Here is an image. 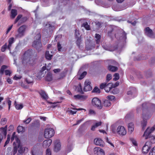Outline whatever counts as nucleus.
<instances>
[{"label":"nucleus","mask_w":155,"mask_h":155,"mask_svg":"<svg viewBox=\"0 0 155 155\" xmlns=\"http://www.w3.org/2000/svg\"><path fill=\"white\" fill-rule=\"evenodd\" d=\"M150 104L149 103L145 102L142 105L143 113L142 114L143 121L141 123L142 129L144 130L145 129V127L146 126L147 120L151 116V115L149 114V111L148 107L149 106Z\"/></svg>","instance_id":"f257e3e1"},{"label":"nucleus","mask_w":155,"mask_h":155,"mask_svg":"<svg viewBox=\"0 0 155 155\" xmlns=\"http://www.w3.org/2000/svg\"><path fill=\"white\" fill-rule=\"evenodd\" d=\"M41 35L38 32L34 38V40L32 43L33 47L38 51H40L42 48V44L41 39Z\"/></svg>","instance_id":"f03ea898"},{"label":"nucleus","mask_w":155,"mask_h":155,"mask_svg":"<svg viewBox=\"0 0 155 155\" xmlns=\"http://www.w3.org/2000/svg\"><path fill=\"white\" fill-rule=\"evenodd\" d=\"M115 36L120 43L123 44L125 42L127 38L126 34L123 30L117 31L115 34Z\"/></svg>","instance_id":"7ed1b4c3"},{"label":"nucleus","mask_w":155,"mask_h":155,"mask_svg":"<svg viewBox=\"0 0 155 155\" xmlns=\"http://www.w3.org/2000/svg\"><path fill=\"white\" fill-rule=\"evenodd\" d=\"M155 130V125L152 127L150 129L149 128H147L144 132L143 136H145V139H147L148 138H150V140L152 143H155V137L152 136L150 137V134Z\"/></svg>","instance_id":"20e7f679"},{"label":"nucleus","mask_w":155,"mask_h":155,"mask_svg":"<svg viewBox=\"0 0 155 155\" xmlns=\"http://www.w3.org/2000/svg\"><path fill=\"white\" fill-rule=\"evenodd\" d=\"M54 131L51 128L46 129L44 132V137L46 138H50L54 135Z\"/></svg>","instance_id":"39448f33"},{"label":"nucleus","mask_w":155,"mask_h":155,"mask_svg":"<svg viewBox=\"0 0 155 155\" xmlns=\"http://www.w3.org/2000/svg\"><path fill=\"white\" fill-rule=\"evenodd\" d=\"M92 104L95 107L99 109L102 108V106L101 101L97 97H94L92 100Z\"/></svg>","instance_id":"423d86ee"},{"label":"nucleus","mask_w":155,"mask_h":155,"mask_svg":"<svg viewBox=\"0 0 155 155\" xmlns=\"http://www.w3.org/2000/svg\"><path fill=\"white\" fill-rule=\"evenodd\" d=\"M144 31L145 35L151 38H153L155 37L153 33L152 30L150 29L149 27L145 28Z\"/></svg>","instance_id":"0eeeda50"},{"label":"nucleus","mask_w":155,"mask_h":155,"mask_svg":"<svg viewBox=\"0 0 155 155\" xmlns=\"http://www.w3.org/2000/svg\"><path fill=\"white\" fill-rule=\"evenodd\" d=\"M117 133L119 135H124L126 133V131L124 127L122 126H119L117 128Z\"/></svg>","instance_id":"6e6552de"},{"label":"nucleus","mask_w":155,"mask_h":155,"mask_svg":"<svg viewBox=\"0 0 155 155\" xmlns=\"http://www.w3.org/2000/svg\"><path fill=\"white\" fill-rule=\"evenodd\" d=\"M91 82L88 80H86L84 82V91H87L92 90V87L90 85Z\"/></svg>","instance_id":"1a4fd4ad"},{"label":"nucleus","mask_w":155,"mask_h":155,"mask_svg":"<svg viewBox=\"0 0 155 155\" xmlns=\"http://www.w3.org/2000/svg\"><path fill=\"white\" fill-rule=\"evenodd\" d=\"M94 153L96 155H104V150L100 147H96L94 149Z\"/></svg>","instance_id":"9d476101"},{"label":"nucleus","mask_w":155,"mask_h":155,"mask_svg":"<svg viewBox=\"0 0 155 155\" xmlns=\"http://www.w3.org/2000/svg\"><path fill=\"white\" fill-rule=\"evenodd\" d=\"M15 132H14L13 133L12 137L11 138V141L12 142L15 139L16 141V144H17V146L18 147H20V141L19 139L17 136L15 135Z\"/></svg>","instance_id":"9b49d317"},{"label":"nucleus","mask_w":155,"mask_h":155,"mask_svg":"<svg viewBox=\"0 0 155 155\" xmlns=\"http://www.w3.org/2000/svg\"><path fill=\"white\" fill-rule=\"evenodd\" d=\"M61 145L59 140H57L55 142L54 151L57 152L61 149Z\"/></svg>","instance_id":"f8f14e48"},{"label":"nucleus","mask_w":155,"mask_h":155,"mask_svg":"<svg viewBox=\"0 0 155 155\" xmlns=\"http://www.w3.org/2000/svg\"><path fill=\"white\" fill-rule=\"evenodd\" d=\"M52 141L51 139H48L44 140L43 143V147L44 148H46L48 147L52 143Z\"/></svg>","instance_id":"ddd939ff"},{"label":"nucleus","mask_w":155,"mask_h":155,"mask_svg":"<svg viewBox=\"0 0 155 155\" xmlns=\"http://www.w3.org/2000/svg\"><path fill=\"white\" fill-rule=\"evenodd\" d=\"M33 53V51L29 50L26 51L23 55V58H28L31 57Z\"/></svg>","instance_id":"4468645a"},{"label":"nucleus","mask_w":155,"mask_h":155,"mask_svg":"<svg viewBox=\"0 0 155 155\" xmlns=\"http://www.w3.org/2000/svg\"><path fill=\"white\" fill-rule=\"evenodd\" d=\"M94 45L91 41L87 42L86 43V49L87 50L92 49L94 47Z\"/></svg>","instance_id":"2eb2a0df"},{"label":"nucleus","mask_w":155,"mask_h":155,"mask_svg":"<svg viewBox=\"0 0 155 155\" xmlns=\"http://www.w3.org/2000/svg\"><path fill=\"white\" fill-rule=\"evenodd\" d=\"M94 144L97 145H99L102 147L103 146L104 142L101 139H95L94 140Z\"/></svg>","instance_id":"dca6fc26"},{"label":"nucleus","mask_w":155,"mask_h":155,"mask_svg":"<svg viewBox=\"0 0 155 155\" xmlns=\"http://www.w3.org/2000/svg\"><path fill=\"white\" fill-rule=\"evenodd\" d=\"M7 126H5L4 127H1L0 128V131L2 135H3L5 138H6V136L7 135Z\"/></svg>","instance_id":"f3484780"},{"label":"nucleus","mask_w":155,"mask_h":155,"mask_svg":"<svg viewBox=\"0 0 155 155\" xmlns=\"http://www.w3.org/2000/svg\"><path fill=\"white\" fill-rule=\"evenodd\" d=\"M128 133L131 134L134 129V125L133 123H130L128 125Z\"/></svg>","instance_id":"a211bd4d"},{"label":"nucleus","mask_w":155,"mask_h":155,"mask_svg":"<svg viewBox=\"0 0 155 155\" xmlns=\"http://www.w3.org/2000/svg\"><path fill=\"white\" fill-rule=\"evenodd\" d=\"M111 103L108 100H104L103 101L102 105L105 107H108L110 106Z\"/></svg>","instance_id":"6ab92c4d"},{"label":"nucleus","mask_w":155,"mask_h":155,"mask_svg":"<svg viewBox=\"0 0 155 155\" xmlns=\"http://www.w3.org/2000/svg\"><path fill=\"white\" fill-rule=\"evenodd\" d=\"M74 97L75 99H78L79 100H83L86 99L87 98V96L86 95L78 94L75 95L74 96Z\"/></svg>","instance_id":"aec40b11"},{"label":"nucleus","mask_w":155,"mask_h":155,"mask_svg":"<svg viewBox=\"0 0 155 155\" xmlns=\"http://www.w3.org/2000/svg\"><path fill=\"white\" fill-rule=\"evenodd\" d=\"M102 47L104 49L110 51H113L117 49V47H114L113 48H112L111 47H110L108 46H104L103 45H102Z\"/></svg>","instance_id":"412c9836"},{"label":"nucleus","mask_w":155,"mask_h":155,"mask_svg":"<svg viewBox=\"0 0 155 155\" xmlns=\"http://www.w3.org/2000/svg\"><path fill=\"white\" fill-rule=\"evenodd\" d=\"M51 65V64L50 63H48V65L47 67H46L47 64H45V65L40 70V72L41 73H42L46 69L47 71H49L51 69V66H50Z\"/></svg>","instance_id":"4be33fe9"},{"label":"nucleus","mask_w":155,"mask_h":155,"mask_svg":"<svg viewBox=\"0 0 155 155\" xmlns=\"http://www.w3.org/2000/svg\"><path fill=\"white\" fill-rule=\"evenodd\" d=\"M147 143V142L146 143V144L143 147L142 149L143 152L145 154L147 153L150 150V147L149 146L146 144Z\"/></svg>","instance_id":"5701e85b"},{"label":"nucleus","mask_w":155,"mask_h":155,"mask_svg":"<svg viewBox=\"0 0 155 155\" xmlns=\"http://www.w3.org/2000/svg\"><path fill=\"white\" fill-rule=\"evenodd\" d=\"M14 39L13 37H11L9 38L8 40V49L10 50L11 47L12 46V45L14 42Z\"/></svg>","instance_id":"b1692460"},{"label":"nucleus","mask_w":155,"mask_h":155,"mask_svg":"<svg viewBox=\"0 0 155 155\" xmlns=\"http://www.w3.org/2000/svg\"><path fill=\"white\" fill-rule=\"evenodd\" d=\"M113 87V84L111 83H109L108 84H107L104 90L106 92H108Z\"/></svg>","instance_id":"393cba45"},{"label":"nucleus","mask_w":155,"mask_h":155,"mask_svg":"<svg viewBox=\"0 0 155 155\" xmlns=\"http://www.w3.org/2000/svg\"><path fill=\"white\" fill-rule=\"evenodd\" d=\"M17 14V11L14 9H12L11 11V18L14 19Z\"/></svg>","instance_id":"a878e982"},{"label":"nucleus","mask_w":155,"mask_h":155,"mask_svg":"<svg viewBox=\"0 0 155 155\" xmlns=\"http://www.w3.org/2000/svg\"><path fill=\"white\" fill-rule=\"evenodd\" d=\"M108 70L112 72H114L116 71L118 69V68L116 67L110 65L108 68Z\"/></svg>","instance_id":"bb28decb"},{"label":"nucleus","mask_w":155,"mask_h":155,"mask_svg":"<svg viewBox=\"0 0 155 155\" xmlns=\"http://www.w3.org/2000/svg\"><path fill=\"white\" fill-rule=\"evenodd\" d=\"M101 36L99 34H96L95 37V40L97 44H99L101 41Z\"/></svg>","instance_id":"cd10ccee"},{"label":"nucleus","mask_w":155,"mask_h":155,"mask_svg":"<svg viewBox=\"0 0 155 155\" xmlns=\"http://www.w3.org/2000/svg\"><path fill=\"white\" fill-rule=\"evenodd\" d=\"M40 94L41 97L44 99H48V97L45 92L42 90H41L40 92Z\"/></svg>","instance_id":"c85d7f7f"},{"label":"nucleus","mask_w":155,"mask_h":155,"mask_svg":"<svg viewBox=\"0 0 155 155\" xmlns=\"http://www.w3.org/2000/svg\"><path fill=\"white\" fill-rule=\"evenodd\" d=\"M45 80L48 81H50L52 80V75L51 73L49 72L47 74Z\"/></svg>","instance_id":"c756f323"},{"label":"nucleus","mask_w":155,"mask_h":155,"mask_svg":"<svg viewBox=\"0 0 155 155\" xmlns=\"http://www.w3.org/2000/svg\"><path fill=\"white\" fill-rule=\"evenodd\" d=\"M18 148H19L18 150V153L17 154L18 155H22V154L24 153V150H23V147L20 146V147Z\"/></svg>","instance_id":"7c9ffc66"},{"label":"nucleus","mask_w":155,"mask_h":155,"mask_svg":"<svg viewBox=\"0 0 155 155\" xmlns=\"http://www.w3.org/2000/svg\"><path fill=\"white\" fill-rule=\"evenodd\" d=\"M14 146V148L13 150V155H15L17 151V144H16L15 142H14L13 143Z\"/></svg>","instance_id":"2f4dec72"},{"label":"nucleus","mask_w":155,"mask_h":155,"mask_svg":"<svg viewBox=\"0 0 155 155\" xmlns=\"http://www.w3.org/2000/svg\"><path fill=\"white\" fill-rule=\"evenodd\" d=\"M14 104L15 105L16 108L17 110L21 109L23 107V106L22 104H16V101H15Z\"/></svg>","instance_id":"473e14b6"},{"label":"nucleus","mask_w":155,"mask_h":155,"mask_svg":"<svg viewBox=\"0 0 155 155\" xmlns=\"http://www.w3.org/2000/svg\"><path fill=\"white\" fill-rule=\"evenodd\" d=\"M17 131L18 133L24 132L25 131L24 128L21 126H18L17 128Z\"/></svg>","instance_id":"72a5a7b5"},{"label":"nucleus","mask_w":155,"mask_h":155,"mask_svg":"<svg viewBox=\"0 0 155 155\" xmlns=\"http://www.w3.org/2000/svg\"><path fill=\"white\" fill-rule=\"evenodd\" d=\"M18 34L15 35V37L16 38H20L23 36L24 35V33L20 31H18Z\"/></svg>","instance_id":"f704fd0d"},{"label":"nucleus","mask_w":155,"mask_h":155,"mask_svg":"<svg viewBox=\"0 0 155 155\" xmlns=\"http://www.w3.org/2000/svg\"><path fill=\"white\" fill-rule=\"evenodd\" d=\"M52 55L53 54L52 52H51V54H50L49 52L48 51H46L45 52V58H51Z\"/></svg>","instance_id":"c9c22d12"},{"label":"nucleus","mask_w":155,"mask_h":155,"mask_svg":"<svg viewBox=\"0 0 155 155\" xmlns=\"http://www.w3.org/2000/svg\"><path fill=\"white\" fill-rule=\"evenodd\" d=\"M82 27H84L87 30H90V26L88 24L87 22H86L83 24Z\"/></svg>","instance_id":"e433bc0d"},{"label":"nucleus","mask_w":155,"mask_h":155,"mask_svg":"<svg viewBox=\"0 0 155 155\" xmlns=\"http://www.w3.org/2000/svg\"><path fill=\"white\" fill-rule=\"evenodd\" d=\"M81 39L80 38H78L77 39V40L76 41V44L80 48V45H81L82 44V43H81ZM82 48V47L81 48V49Z\"/></svg>","instance_id":"4c0bfd02"},{"label":"nucleus","mask_w":155,"mask_h":155,"mask_svg":"<svg viewBox=\"0 0 155 155\" xmlns=\"http://www.w3.org/2000/svg\"><path fill=\"white\" fill-rule=\"evenodd\" d=\"M77 91L78 92L81 94L83 93L82 87L80 84H79V86L77 88Z\"/></svg>","instance_id":"58836bf2"},{"label":"nucleus","mask_w":155,"mask_h":155,"mask_svg":"<svg viewBox=\"0 0 155 155\" xmlns=\"http://www.w3.org/2000/svg\"><path fill=\"white\" fill-rule=\"evenodd\" d=\"M8 66L5 65H2L1 68L0 70V73L1 74H3L4 73V71L5 69L7 68Z\"/></svg>","instance_id":"ea45409f"},{"label":"nucleus","mask_w":155,"mask_h":155,"mask_svg":"<svg viewBox=\"0 0 155 155\" xmlns=\"http://www.w3.org/2000/svg\"><path fill=\"white\" fill-rule=\"evenodd\" d=\"M26 27V26L25 25L22 26L19 28L18 31H20L24 33Z\"/></svg>","instance_id":"a19ab883"},{"label":"nucleus","mask_w":155,"mask_h":155,"mask_svg":"<svg viewBox=\"0 0 155 155\" xmlns=\"http://www.w3.org/2000/svg\"><path fill=\"white\" fill-rule=\"evenodd\" d=\"M114 78H113V80L116 81L119 78V74L117 73H116L114 74Z\"/></svg>","instance_id":"79ce46f5"},{"label":"nucleus","mask_w":155,"mask_h":155,"mask_svg":"<svg viewBox=\"0 0 155 155\" xmlns=\"http://www.w3.org/2000/svg\"><path fill=\"white\" fill-rule=\"evenodd\" d=\"M10 136L8 134V136H7V140H6V141H5V144L4 146V147H5V146H6V145L9 143V141L10 140Z\"/></svg>","instance_id":"37998d69"},{"label":"nucleus","mask_w":155,"mask_h":155,"mask_svg":"<svg viewBox=\"0 0 155 155\" xmlns=\"http://www.w3.org/2000/svg\"><path fill=\"white\" fill-rule=\"evenodd\" d=\"M92 92L96 93H99L100 92V91L98 87H95L92 91Z\"/></svg>","instance_id":"c03bdc74"},{"label":"nucleus","mask_w":155,"mask_h":155,"mask_svg":"<svg viewBox=\"0 0 155 155\" xmlns=\"http://www.w3.org/2000/svg\"><path fill=\"white\" fill-rule=\"evenodd\" d=\"M46 26V27L48 28L50 30H52L54 28V26L50 24H47Z\"/></svg>","instance_id":"a18cd8bd"},{"label":"nucleus","mask_w":155,"mask_h":155,"mask_svg":"<svg viewBox=\"0 0 155 155\" xmlns=\"http://www.w3.org/2000/svg\"><path fill=\"white\" fill-rule=\"evenodd\" d=\"M132 55H133V57L135 58H140L141 57L140 55L137 53L133 52L132 53Z\"/></svg>","instance_id":"49530a36"},{"label":"nucleus","mask_w":155,"mask_h":155,"mask_svg":"<svg viewBox=\"0 0 155 155\" xmlns=\"http://www.w3.org/2000/svg\"><path fill=\"white\" fill-rule=\"evenodd\" d=\"M7 48H8V46L7 45V43H6L4 45L2 46L1 49V50L2 52H4L5 51Z\"/></svg>","instance_id":"de8ad7c7"},{"label":"nucleus","mask_w":155,"mask_h":155,"mask_svg":"<svg viewBox=\"0 0 155 155\" xmlns=\"http://www.w3.org/2000/svg\"><path fill=\"white\" fill-rule=\"evenodd\" d=\"M95 3L98 5L103 6V2L101 0H95Z\"/></svg>","instance_id":"09e8293b"},{"label":"nucleus","mask_w":155,"mask_h":155,"mask_svg":"<svg viewBox=\"0 0 155 155\" xmlns=\"http://www.w3.org/2000/svg\"><path fill=\"white\" fill-rule=\"evenodd\" d=\"M112 79V75L110 74H107L106 77V81L107 82L109 81Z\"/></svg>","instance_id":"8fccbe9b"},{"label":"nucleus","mask_w":155,"mask_h":155,"mask_svg":"<svg viewBox=\"0 0 155 155\" xmlns=\"http://www.w3.org/2000/svg\"><path fill=\"white\" fill-rule=\"evenodd\" d=\"M107 84V82L101 83L100 85V88L101 89L104 88L105 89Z\"/></svg>","instance_id":"3c124183"},{"label":"nucleus","mask_w":155,"mask_h":155,"mask_svg":"<svg viewBox=\"0 0 155 155\" xmlns=\"http://www.w3.org/2000/svg\"><path fill=\"white\" fill-rule=\"evenodd\" d=\"M149 155H155V146L150 151Z\"/></svg>","instance_id":"603ef678"},{"label":"nucleus","mask_w":155,"mask_h":155,"mask_svg":"<svg viewBox=\"0 0 155 155\" xmlns=\"http://www.w3.org/2000/svg\"><path fill=\"white\" fill-rule=\"evenodd\" d=\"M87 74V72L86 71L84 72L80 75V77L79 78V79L80 80H81Z\"/></svg>","instance_id":"864d4df0"},{"label":"nucleus","mask_w":155,"mask_h":155,"mask_svg":"<svg viewBox=\"0 0 155 155\" xmlns=\"http://www.w3.org/2000/svg\"><path fill=\"white\" fill-rule=\"evenodd\" d=\"M22 17V16L21 15H18L16 18L14 22V23L16 24L20 19H21Z\"/></svg>","instance_id":"5fc2aeb1"},{"label":"nucleus","mask_w":155,"mask_h":155,"mask_svg":"<svg viewBox=\"0 0 155 155\" xmlns=\"http://www.w3.org/2000/svg\"><path fill=\"white\" fill-rule=\"evenodd\" d=\"M130 140L133 144L135 146H137V143L136 140L133 138H131Z\"/></svg>","instance_id":"6e6d98bb"},{"label":"nucleus","mask_w":155,"mask_h":155,"mask_svg":"<svg viewBox=\"0 0 155 155\" xmlns=\"http://www.w3.org/2000/svg\"><path fill=\"white\" fill-rule=\"evenodd\" d=\"M130 90L128 91L127 92V94L128 95L132 94L133 93V91H135L136 90L133 87H131L130 88Z\"/></svg>","instance_id":"4d7b16f0"},{"label":"nucleus","mask_w":155,"mask_h":155,"mask_svg":"<svg viewBox=\"0 0 155 155\" xmlns=\"http://www.w3.org/2000/svg\"><path fill=\"white\" fill-rule=\"evenodd\" d=\"M107 99L110 101H112L114 99L115 97L114 96L112 95H109L107 96Z\"/></svg>","instance_id":"13d9d810"},{"label":"nucleus","mask_w":155,"mask_h":155,"mask_svg":"<svg viewBox=\"0 0 155 155\" xmlns=\"http://www.w3.org/2000/svg\"><path fill=\"white\" fill-rule=\"evenodd\" d=\"M58 48L59 51L61 52L62 51V47L61 46V45L59 43H58Z\"/></svg>","instance_id":"bf43d9fd"},{"label":"nucleus","mask_w":155,"mask_h":155,"mask_svg":"<svg viewBox=\"0 0 155 155\" xmlns=\"http://www.w3.org/2000/svg\"><path fill=\"white\" fill-rule=\"evenodd\" d=\"M46 155H51V150L50 149L48 148L46 150Z\"/></svg>","instance_id":"052dcab7"},{"label":"nucleus","mask_w":155,"mask_h":155,"mask_svg":"<svg viewBox=\"0 0 155 155\" xmlns=\"http://www.w3.org/2000/svg\"><path fill=\"white\" fill-rule=\"evenodd\" d=\"M5 74L6 75H9V76H10V74L12 73L11 72L10 70H5Z\"/></svg>","instance_id":"680f3d73"},{"label":"nucleus","mask_w":155,"mask_h":155,"mask_svg":"<svg viewBox=\"0 0 155 155\" xmlns=\"http://www.w3.org/2000/svg\"><path fill=\"white\" fill-rule=\"evenodd\" d=\"M22 63L23 64H25L27 63V62L29 60V59H21Z\"/></svg>","instance_id":"e2e57ef3"},{"label":"nucleus","mask_w":155,"mask_h":155,"mask_svg":"<svg viewBox=\"0 0 155 155\" xmlns=\"http://www.w3.org/2000/svg\"><path fill=\"white\" fill-rule=\"evenodd\" d=\"M6 119L5 118H4L3 119H1V123L2 124L4 125L6 123Z\"/></svg>","instance_id":"0e129e2a"},{"label":"nucleus","mask_w":155,"mask_h":155,"mask_svg":"<svg viewBox=\"0 0 155 155\" xmlns=\"http://www.w3.org/2000/svg\"><path fill=\"white\" fill-rule=\"evenodd\" d=\"M89 114L90 115H95L96 113L94 110L90 109L89 110Z\"/></svg>","instance_id":"69168bd1"},{"label":"nucleus","mask_w":155,"mask_h":155,"mask_svg":"<svg viewBox=\"0 0 155 155\" xmlns=\"http://www.w3.org/2000/svg\"><path fill=\"white\" fill-rule=\"evenodd\" d=\"M31 118L30 117H29L26 120H24V122L27 124H28L31 121Z\"/></svg>","instance_id":"338daca9"},{"label":"nucleus","mask_w":155,"mask_h":155,"mask_svg":"<svg viewBox=\"0 0 155 155\" xmlns=\"http://www.w3.org/2000/svg\"><path fill=\"white\" fill-rule=\"evenodd\" d=\"M27 19V18L26 17H21V21L22 22H24Z\"/></svg>","instance_id":"774afa93"}]
</instances>
